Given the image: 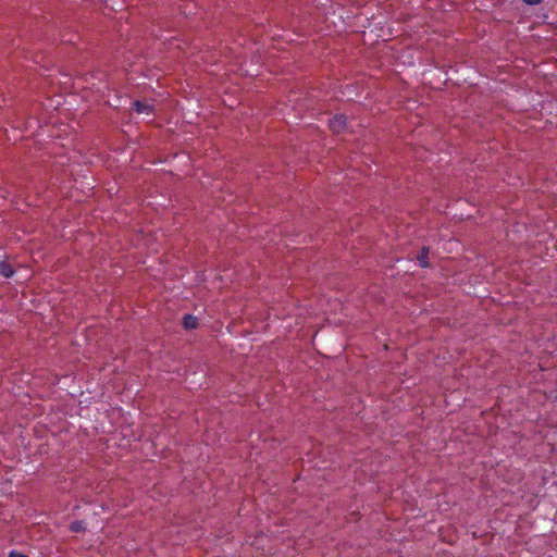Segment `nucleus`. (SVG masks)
<instances>
[{"label": "nucleus", "instance_id": "nucleus-1", "mask_svg": "<svg viewBox=\"0 0 557 557\" xmlns=\"http://www.w3.org/2000/svg\"><path fill=\"white\" fill-rule=\"evenodd\" d=\"M330 128L334 133H342L345 131L347 126V117L343 114H336L329 122Z\"/></svg>", "mask_w": 557, "mask_h": 557}, {"label": "nucleus", "instance_id": "nucleus-2", "mask_svg": "<svg viewBox=\"0 0 557 557\" xmlns=\"http://www.w3.org/2000/svg\"><path fill=\"white\" fill-rule=\"evenodd\" d=\"M0 275L10 278L14 275V269L7 261H0Z\"/></svg>", "mask_w": 557, "mask_h": 557}, {"label": "nucleus", "instance_id": "nucleus-3", "mask_svg": "<svg viewBox=\"0 0 557 557\" xmlns=\"http://www.w3.org/2000/svg\"><path fill=\"white\" fill-rule=\"evenodd\" d=\"M198 320L191 314H185L183 318V325L186 330H193L197 326Z\"/></svg>", "mask_w": 557, "mask_h": 557}, {"label": "nucleus", "instance_id": "nucleus-4", "mask_svg": "<svg viewBox=\"0 0 557 557\" xmlns=\"http://www.w3.org/2000/svg\"><path fill=\"white\" fill-rule=\"evenodd\" d=\"M428 255H429V248L428 247H423L421 252L418 255V261H419V264L422 268H428L429 267Z\"/></svg>", "mask_w": 557, "mask_h": 557}, {"label": "nucleus", "instance_id": "nucleus-5", "mask_svg": "<svg viewBox=\"0 0 557 557\" xmlns=\"http://www.w3.org/2000/svg\"><path fill=\"white\" fill-rule=\"evenodd\" d=\"M70 529L73 532H82L85 530V524L83 521H74L71 523Z\"/></svg>", "mask_w": 557, "mask_h": 557}, {"label": "nucleus", "instance_id": "nucleus-6", "mask_svg": "<svg viewBox=\"0 0 557 557\" xmlns=\"http://www.w3.org/2000/svg\"><path fill=\"white\" fill-rule=\"evenodd\" d=\"M136 108V112L137 113H146V114H149L151 112V109L153 107H141V106H138V107H135Z\"/></svg>", "mask_w": 557, "mask_h": 557}, {"label": "nucleus", "instance_id": "nucleus-7", "mask_svg": "<svg viewBox=\"0 0 557 557\" xmlns=\"http://www.w3.org/2000/svg\"><path fill=\"white\" fill-rule=\"evenodd\" d=\"M9 557H27L26 555L24 554H20V553H15V552H11Z\"/></svg>", "mask_w": 557, "mask_h": 557}, {"label": "nucleus", "instance_id": "nucleus-8", "mask_svg": "<svg viewBox=\"0 0 557 557\" xmlns=\"http://www.w3.org/2000/svg\"><path fill=\"white\" fill-rule=\"evenodd\" d=\"M524 2H527L528 4H537L540 3L542 0H523Z\"/></svg>", "mask_w": 557, "mask_h": 557}, {"label": "nucleus", "instance_id": "nucleus-9", "mask_svg": "<svg viewBox=\"0 0 557 557\" xmlns=\"http://www.w3.org/2000/svg\"><path fill=\"white\" fill-rule=\"evenodd\" d=\"M133 104L139 106V104H143V103L140 101L136 100V101H134Z\"/></svg>", "mask_w": 557, "mask_h": 557}]
</instances>
